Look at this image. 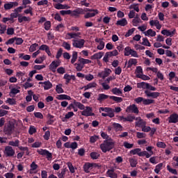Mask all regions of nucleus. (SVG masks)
Masks as SVG:
<instances>
[{
    "label": "nucleus",
    "mask_w": 178,
    "mask_h": 178,
    "mask_svg": "<svg viewBox=\"0 0 178 178\" xmlns=\"http://www.w3.org/2000/svg\"><path fill=\"white\" fill-rule=\"evenodd\" d=\"M3 153L6 157H13L15 154V149H13L12 146L8 145V146H6Z\"/></svg>",
    "instance_id": "3"
},
{
    "label": "nucleus",
    "mask_w": 178,
    "mask_h": 178,
    "mask_svg": "<svg viewBox=\"0 0 178 178\" xmlns=\"http://www.w3.org/2000/svg\"><path fill=\"white\" fill-rule=\"evenodd\" d=\"M67 166H68V168L70 169V171L71 173L73 174L75 172V169H74V167L73 164L72 163V162H68Z\"/></svg>",
    "instance_id": "58"
},
{
    "label": "nucleus",
    "mask_w": 178,
    "mask_h": 178,
    "mask_svg": "<svg viewBox=\"0 0 178 178\" xmlns=\"http://www.w3.org/2000/svg\"><path fill=\"white\" fill-rule=\"evenodd\" d=\"M57 99L58 100H68V101H70L72 99L71 97L67 95H65V94H61V95H58V97H57Z\"/></svg>",
    "instance_id": "27"
},
{
    "label": "nucleus",
    "mask_w": 178,
    "mask_h": 178,
    "mask_svg": "<svg viewBox=\"0 0 178 178\" xmlns=\"http://www.w3.org/2000/svg\"><path fill=\"white\" fill-rule=\"evenodd\" d=\"M155 102L154 99H143V105H150Z\"/></svg>",
    "instance_id": "46"
},
{
    "label": "nucleus",
    "mask_w": 178,
    "mask_h": 178,
    "mask_svg": "<svg viewBox=\"0 0 178 178\" xmlns=\"http://www.w3.org/2000/svg\"><path fill=\"white\" fill-rule=\"evenodd\" d=\"M110 99L113 100L117 104L121 103L123 101V98L117 96H110Z\"/></svg>",
    "instance_id": "37"
},
{
    "label": "nucleus",
    "mask_w": 178,
    "mask_h": 178,
    "mask_svg": "<svg viewBox=\"0 0 178 178\" xmlns=\"http://www.w3.org/2000/svg\"><path fill=\"white\" fill-rule=\"evenodd\" d=\"M98 14V10L93 11L92 13H88L85 15V19H89L95 17Z\"/></svg>",
    "instance_id": "30"
},
{
    "label": "nucleus",
    "mask_w": 178,
    "mask_h": 178,
    "mask_svg": "<svg viewBox=\"0 0 178 178\" xmlns=\"http://www.w3.org/2000/svg\"><path fill=\"white\" fill-rule=\"evenodd\" d=\"M106 175L110 178H118V174L116 172H108V171H106Z\"/></svg>",
    "instance_id": "55"
},
{
    "label": "nucleus",
    "mask_w": 178,
    "mask_h": 178,
    "mask_svg": "<svg viewBox=\"0 0 178 178\" xmlns=\"http://www.w3.org/2000/svg\"><path fill=\"white\" fill-rule=\"evenodd\" d=\"M85 10L83 8H78L72 12V15L73 17H79V15H84Z\"/></svg>",
    "instance_id": "16"
},
{
    "label": "nucleus",
    "mask_w": 178,
    "mask_h": 178,
    "mask_svg": "<svg viewBox=\"0 0 178 178\" xmlns=\"http://www.w3.org/2000/svg\"><path fill=\"white\" fill-rule=\"evenodd\" d=\"M153 147L152 146H147L146 147V151H143V156L146 157V159H149L152 155L154 154V152L152 151Z\"/></svg>",
    "instance_id": "12"
},
{
    "label": "nucleus",
    "mask_w": 178,
    "mask_h": 178,
    "mask_svg": "<svg viewBox=\"0 0 178 178\" xmlns=\"http://www.w3.org/2000/svg\"><path fill=\"white\" fill-rule=\"evenodd\" d=\"M145 36H150L152 38H154L156 35V31H153L152 29H149L144 32Z\"/></svg>",
    "instance_id": "25"
},
{
    "label": "nucleus",
    "mask_w": 178,
    "mask_h": 178,
    "mask_svg": "<svg viewBox=\"0 0 178 178\" xmlns=\"http://www.w3.org/2000/svg\"><path fill=\"white\" fill-rule=\"evenodd\" d=\"M47 118H49V120H47V124L52 125L55 122V120H54V116L50 113H48Z\"/></svg>",
    "instance_id": "39"
},
{
    "label": "nucleus",
    "mask_w": 178,
    "mask_h": 178,
    "mask_svg": "<svg viewBox=\"0 0 178 178\" xmlns=\"http://www.w3.org/2000/svg\"><path fill=\"white\" fill-rule=\"evenodd\" d=\"M136 77L143 80V81H148L150 79L149 76L145 74H136Z\"/></svg>",
    "instance_id": "50"
},
{
    "label": "nucleus",
    "mask_w": 178,
    "mask_h": 178,
    "mask_svg": "<svg viewBox=\"0 0 178 178\" xmlns=\"http://www.w3.org/2000/svg\"><path fill=\"white\" fill-rule=\"evenodd\" d=\"M81 115L85 117L95 116L92 108L90 106H86V108L81 111Z\"/></svg>",
    "instance_id": "5"
},
{
    "label": "nucleus",
    "mask_w": 178,
    "mask_h": 178,
    "mask_svg": "<svg viewBox=\"0 0 178 178\" xmlns=\"http://www.w3.org/2000/svg\"><path fill=\"white\" fill-rule=\"evenodd\" d=\"M104 55V52L103 51H99L98 53L92 55L90 58L91 60H100L102 58V57Z\"/></svg>",
    "instance_id": "19"
},
{
    "label": "nucleus",
    "mask_w": 178,
    "mask_h": 178,
    "mask_svg": "<svg viewBox=\"0 0 178 178\" xmlns=\"http://www.w3.org/2000/svg\"><path fill=\"white\" fill-rule=\"evenodd\" d=\"M166 169L170 173H171L172 175H178L177 170L176 169L171 168V166L170 165H167Z\"/></svg>",
    "instance_id": "36"
},
{
    "label": "nucleus",
    "mask_w": 178,
    "mask_h": 178,
    "mask_svg": "<svg viewBox=\"0 0 178 178\" xmlns=\"http://www.w3.org/2000/svg\"><path fill=\"white\" fill-rule=\"evenodd\" d=\"M6 103H8L11 106H13L16 104V101L14 98H8Z\"/></svg>",
    "instance_id": "62"
},
{
    "label": "nucleus",
    "mask_w": 178,
    "mask_h": 178,
    "mask_svg": "<svg viewBox=\"0 0 178 178\" xmlns=\"http://www.w3.org/2000/svg\"><path fill=\"white\" fill-rule=\"evenodd\" d=\"M124 56H132L134 58H138V54L136 51L132 49L130 47H127L124 49Z\"/></svg>",
    "instance_id": "2"
},
{
    "label": "nucleus",
    "mask_w": 178,
    "mask_h": 178,
    "mask_svg": "<svg viewBox=\"0 0 178 178\" xmlns=\"http://www.w3.org/2000/svg\"><path fill=\"white\" fill-rule=\"evenodd\" d=\"M64 79H65V85H68L70 82V81L73 80L75 81L76 80V76L75 75H70L69 74H65Z\"/></svg>",
    "instance_id": "17"
},
{
    "label": "nucleus",
    "mask_w": 178,
    "mask_h": 178,
    "mask_svg": "<svg viewBox=\"0 0 178 178\" xmlns=\"http://www.w3.org/2000/svg\"><path fill=\"white\" fill-rule=\"evenodd\" d=\"M129 164L131 165V167L136 168L138 164L137 159H135L134 158H129Z\"/></svg>",
    "instance_id": "43"
},
{
    "label": "nucleus",
    "mask_w": 178,
    "mask_h": 178,
    "mask_svg": "<svg viewBox=\"0 0 178 178\" xmlns=\"http://www.w3.org/2000/svg\"><path fill=\"white\" fill-rule=\"evenodd\" d=\"M63 47L65 48L66 50L70 51L71 49V45L67 42H64L63 44Z\"/></svg>",
    "instance_id": "64"
},
{
    "label": "nucleus",
    "mask_w": 178,
    "mask_h": 178,
    "mask_svg": "<svg viewBox=\"0 0 178 178\" xmlns=\"http://www.w3.org/2000/svg\"><path fill=\"white\" fill-rule=\"evenodd\" d=\"M99 139V136L97 135L92 136L90 138V141L91 143H95Z\"/></svg>",
    "instance_id": "63"
},
{
    "label": "nucleus",
    "mask_w": 178,
    "mask_h": 178,
    "mask_svg": "<svg viewBox=\"0 0 178 178\" xmlns=\"http://www.w3.org/2000/svg\"><path fill=\"white\" fill-rule=\"evenodd\" d=\"M78 62L81 63V64H82L84 67H85V65L90 64V63H92V61L90 60L86 59V58H81V57H79V58L78 60Z\"/></svg>",
    "instance_id": "31"
},
{
    "label": "nucleus",
    "mask_w": 178,
    "mask_h": 178,
    "mask_svg": "<svg viewBox=\"0 0 178 178\" xmlns=\"http://www.w3.org/2000/svg\"><path fill=\"white\" fill-rule=\"evenodd\" d=\"M19 6V3L17 1L14 2H7L4 4V10L5 11H9L13 8H15Z\"/></svg>",
    "instance_id": "9"
},
{
    "label": "nucleus",
    "mask_w": 178,
    "mask_h": 178,
    "mask_svg": "<svg viewBox=\"0 0 178 178\" xmlns=\"http://www.w3.org/2000/svg\"><path fill=\"white\" fill-rule=\"evenodd\" d=\"M142 40L143 41V42H142V45L149 47H151V44H150L149 41L148 40L147 38H143L142 39Z\"/></svg>",
    "instance_id": "49"
},
{
    "label": "nucleus",
    "mask_w": 178,
    "mask_h": 178,
    "mask_svg": "<svg viewBox=\"0 0 178 178\" xmlns=\"http://www.w3.org/2000/svg\"><path fill=\"white\" fill-rule=\"evenodd\" d=\"M136 29L135 28H132L129 30H128V32L127 33H125V38H129L130 36H131L135 32Z\"/></svg>",
    "instance_id": "54"
},
{
    "label": "nucleus",
    "mask_w": 178,
    "mask_h": 178,
    "mask_svg": "<svg viewBox=\"0 0 178 178\" xmlns=\"http://www.w3.org/2000/svg\"><path fill=\"white\" fill-rule=\"evenodd\" d=\"M97 164L96 163H87L83 165L84 171L86 173L90 172V170L92 169L93 167H97Z\"/></svg>",
    "instance_id": "14"
},
{
    "label": "nucleus",
    "mask_w": 178,
    "mask_h": 178,
    "mask_svg": "<svg viewBox=\"0 0 178 178\" xmlns=\"http://www.w3.org/2000/svg\"><path fill=\"white\" fill-rule=\"evenodd\" d=\"M8 145L12 147H19V140L18 139H16L15 141L10 140V141H9Z\"/></svg>",
    "instance_id": "42"
},
{
    "label": "nucleus",
    "mask_w": 178,
    "mask_h": 178,
    "mask_svg": "<svg viewBox=\"0 0 178 178\" xmlns=\"http://www.w3.org/2000/svg\"><path fill=\"white\" fill-rule=\"evenodd\" d=\"M64 29H65L64 25L63 24H60L56 27V31L58 32L62 33L64 31Z\"/></svg>",
    "instance_id": "53"
},
{
    "label": "nucleus",
    "mask_w": 178,
    "mask_h": 178,
    "mask_svg": "<svg viewBox=\"0 0 178 178\" xmlns=\"http://www.w3.org/2000/svg\"><path fill=\"white\" fill-rule=\"evenodd\" d=\"M38 47V43H34V44H32L30 47V49H29V51L30 52H34L36 50V48Z\"/></svg>",
    "instance_id": "57"
},
{
    "label": "nucleus",
    "mask_w": 178,
    "mask_h": 178,
    "mask_svg": "<svg viewBox=\"0 0 178 178\" xmlns=\"http://www.w3.org/2000/svg\"><path fill=\"white\" fill-rule=\"evenodd\" d=\"M110 97H111L110 95H106V94H104V93H100V94H99L97 100L99 102H104V100H106L108 98L110 99Z\"/></svg>",
    "instance_id": "24"
},
{
    "label": "nucleus",
    "mask_w": 178,
    "mask_h": 178,
    "mask_svg": "<svg viewBox=\"0 0 178 178\" xmlns=\"http://www.w3.org/2000/svg\"><path fill=\"white\" fill-rule=\"evenodd\" d=\"M24 54H19V58H22L24 60H30V58H31L30 55H28V54L24 55Z\"/></svg>",
    "instance_id": "51"
},
{
    "label": "nucleus",
    "mask_w": 178,
    "mask_h": 178,
    "mask_svg": "<svg viewBox=\"0 0 178 178\" xmlns=\"http://www.w3.org/2000/svg\"><path fill=\"white\" fill-rule=\"evenodd\" d=\"M19 17H20V13H17L16 12L12 13L10 15V18L11 19V24L15 23V19L19 18Z\"/></svg>",
    "instance_id": "29"
},
{
    "label": "nucleus",
    "mask_w": 178,
    "mask_h": 178,
    "mask_svg": "<svg viewBox=\"0 0 178 178\" xmlns=\"http://www.w3.org/2000/svg\"><path fill=\"white\" fill-rule=\"evenodd\" d=\"M81 35V33H67V35L69 36V37H70V38H69V40H70V39H75L76 37H79V36H80Z\"/></svg>",
    "instance_id": "45"
},
{
    "label": "nucleus",
    "mask_w": 178,
    "mask_h": 178,
    "mask_svg": "<svg viewBox=\"0 0 178 178\" xmlns=\"http://www.w3.org/2000/svg\"><path fill=\"white\" fill-rule=\"evenodd\" d=\"M15 130L14 124L8 123L4 128V133L7 136H11Z\"/></svg>",
    "instance_id": "7"
},
{
    "label": "nucleus",
    "mask_w": 178,
    "mask_h": 178,
    "mask_svg": "<svg viewBox=\"0 0 178 178\" xmlns=\"http://www.w3.org/2000/svg\"><path fill=\"white\" fill-rule=\"evenodd\" d=\"M130 153L134 155H138L140 157H144V152L143 151L141 152V148H135L131 149Z\"/></svg>",
    "instance_id": "18"
},
{
    "label": "nucleus",
    "mask_w": 178,
    "mask_h": 178,
    "mask_svg": "<svg viewBox=\"0 0 178 178\" xmlns=\"http://www.w3.org/2000/svg\"><path fill=\"white\" fill-rule=\"evenodd\" d=\"M72 13V11L71 10H60V13L61 15L63 16H65V15H71Z\"/></svg>",
    "instance_id": "60"
},
{
    "label": "nucleus",
    "mask_w": 178,
    "mask_h": 178,
    "mask_svg": "<svg viewBox=\"0 0 178 178\" xmlns=\"http://www.w3.org/2000/svg\"><path fill=\"white\" fill-rule=\"evenodd\" d=\"M30 21H31V18L29 17L22 16L21 14H20L19 17H18V22L19 24H22L24 22H30Z\"/></svg>",
    "instance_id": "22"
},
{
    "label": "nucleus",
    "mask_w": 178,
    "mask_h": 178,
    "mask_svg": "<svg viewBox=\"0 0 178 178\" xmlns=\"http://www.w3.org/2000/svg\"><path fill=\"white\" fill-rule=\"evenodd\" d=\"M20 90L19 89H17L15 88H13L11 89L10 92V96L11 97H13V95H16L17 94L19 93Z\"/></svg>",
    "instance_id": "48"
},
{
    "label": "nucleus",
    "mask_w": 178,
    "mask_h": 178,
    "mask_svg": "<svg viewBox=\"0 0 178 178\" xmlns=\"http://www.w3.org/2000/svg\"><path fill=\"white\" fill-rule=\"evenodd\" d=\"M44 26L45 31H49L51 27V22L50 21L45 22Z\"/></svg>",
    "instance_id": "56"
},
{
    "label": "nucleus",
    "mask_w": 178,
    "mask_h": 178,
    "mask_svg": "<svg viewBox=\"0 0 178 178\" xmlns=\"http://www.w3.org/2000/svg\"><path fill=\"white\" fill-rule=\"evenodd\" d=\"M115 142L110 138L108 140H104V142L100 144V149L103 153H106L114 149Z\"/></svg>",
    "instance_id": "1"
},
{
    "label": "nucleus",
    "mask_w": 178,
    "mask_h": 178,
    "mask_svg": "<svg viewBox=\"0 0 178 178\" xmlns=\"http://www.w3.org/2000/svg\"><path fill=\"white\" fill-rule=\"evenodd\" d=\"M37 152L42 156H46L48 161H51L52 159V153L46 149H38Z\"/></svg>",
    "instance_id": "4"
},
{
    "label": "nucleus",
    "mask_w": 178,
    "mask_h": 178,
    "mask_svg": "<svg viewBox=\"0 0 178 178\" xmlns=\"http://www.w3.org/2000/svg\"><path fill=\"white\" fill-rule=\"evenodd\" d=\"M111 92H113V95H120L122 94V91L118 88H114L112 89Z\"/></svg>",
    "instance_id": "41"
},
{
    "label": "nucleus",
    "mask_w": 178,
    "mask_h": 178,
    "mask_svg": "<svg viewBox=\"0 0 178 178\" xmlns=\"http://www.w3.org/2000/svg\"><path fill=\"white\" fill-rule=\"evenodd\" d=\"M56 91L58 94H61L64 92V90L63 89V85L61 83L56 86Z\"/></svg>",
    "instance_id": "47"
},
{
    "label": "nucleus",
    "mask_w": 178,
    "mask_h": 178,
    "mask_svg": "<svg viewBox=\"0 0 178 178\" xmlns=\"http://www.w3.org/2000/svg\"><path fill=\"white\" fill-rule=\"evenodd\" d=\"M74 104L77 106L80 110L84 111V109L86 108L84 104H81L79 102H76L75 99L74 101Z\"/></svg>",
    "instance_id": "38"
},
{
    "label": "nucleus",
    "mask_w": 178,
    "mask_h": 178,
    "mask_svg": "<svg viewBox=\"0 0 178 178\" xmlns=\"http://www.w3.org/2000/svg\"><path fill=\"white\" fill-rule=\"evenodd\" d=\"M145 94L147 97H152L153 99H157L161 95V93L159 92H150L148 90H145Z\"/></svg>",
    "instance_id": "11"
},
{
    "label": "nucleus",
    "mask_w": 178,
    "mask_h": 178,
    "mask_svg": "<svg viewBox=\"0 0 178 178\" xmlns=\"http://www.w3.org/2000/svg\"><path fill=\"white\" fill-rule=\"evenodd\" d=\"M61 62L60 60H54L49 65V70L51 71L53 73H56L57 68L60 66Z\"/></svg>",
    "instance_id": "8"
},
{
    "label": "nucleus",
    "mask_w": 178,
    "mask_h": 178,
    "mask_svg": "<svg viewBox=\"0 0 178 178\" xmlns=\"http://www.w3.org/2000/svg\"><path fill=\"white\" fill-rule=\"evenodd\" d=\"M90 156L92 159L97 160L100 157V153L98 152H92Z\"/></svg>",
    "instance_id": "34"
},
{
    "label": "nucleus",
    "mask_w": 178,
    "mask_h": 178,
    "mask_svg": "<svg viewBox=\"0 0 178 178\" xmlns=\"http://www.w3.org/2000/svg\"><path fill=\"white\" fill-rule=\"evenodd\" d=\"M147 136V134L143 132H136V138H139V139H142V138H145Z\"/></svg>",
    "instance_id": "52"
},
{
    "label": "nucleus",
    "mask_w": 178,
    "mask_h": 178,
    "mask_svg": "<svg viewBox=\"0 0 178 178\" xmlns=\"http://www.w3.org/2000/svg\"><path fill=\"white\" fill-rule=\"evenodd\" d=\"M15 44L17 45H22V43L24 42V40L22 38H17V37H15Z\"/></svg>",
    "instance_id": "61"
},
{
    "label": "nucleus",
    "mask_w": 178,
    "mask_h": 178,
    "mask_svg": "<svg viewBox=\"0 0 178 178\" xmlns=\"http://www.w3.org/2000/svg\"><path fill=\"white\" fill-rule=\"evenodd\" d=\"M156 145L157 147H159V148L165 149L166 147V144L162 141L157 142V143Z\"/></svg>",
    "instance_id": "59"
},
{
    "label": "nucleus",
    "mask_w": 178,
    "mask_h": 178,
    "mask_svg": "<svg viewBox=\"0 0 178 178\" xmlns=\"http://www.w3.org/2000/svg\"><path fill=\"white\" fill-rule=\"evenodd\" d=\"M42 87L44 88V90H49L53 87V84L49 81H46L44 83V85H42Z\"/></svg>",
    "instance_id": "26"
},
{
    "label": "nucleus",
    "mask_w": 178,
    "mask_h": 178,
    "mask_svg": "<svg viewBox=\"0 0 178 178\" xmlns=\"http://www.w3.org/2000/svg\"><path fill=\"white\" fill-rule=\"evenodd\" d=\"M101 111H103L107 113H114L113 109L110 107H100L99 112L101 113Z\"/></svg>",
    "instance_id": "32"
},
{
    "label": "nucleus",
    "mask_w": 178,
    "mask_h": 178,
    "mask_svg": "<svg viewBox=\"0 0 178 178\" xmlns=\"http://www.w3.org/2000/svg\"><path fill=\"white\" fill-rule=\"evenodd\" d=\"M165 54L168 58H172V59L176 58V55L170 50H165Z\"/></svg>",
    "instance_id": "40"
},
{
    "label": "nucleus",
    "mask_w": 178,
    "mask_h": 178,
    "mask_svg": "<svg viewBox=\"0 0 178 178\" xmlns=\"http://www.w3.org/2000/svg\"><path fill=\"white\" fill-rule=\"evenodd\" d=\"M138 63V60L136 58H130L129 60H128V66H127V68H131L133 65H136Z\"/></svg>",
    "instance_id": "28"
},
{
    "label": "nucleus",
    "mask_w": 178,
    "mask_h": 178,
    "mask_svg": "<svg viewBox=\"0 0 178 178\" xmlns=\"http://www.w3.org/2000/svg\"><path fill=\"white\" fill-rule=\"evenodd\" d=\"M113 128L115 129V130L117 132L122 131L123 127L120 124L116 123V122H113Z\"/></svg>",
    "instance_id": "35"
},
{
    "label": "nucleus",
    "mask_w": 178,
    "mask_h": 178,
    "mask_svg": "<svg viewBox=\"0 0 178 178\" xmlns=\"http://www.w3.org/2000/svg\"><path fill=\"white\" fill-rule=\"evenodd\" d=\"M134 119H135V116L131 115H128L127 117L120 116V120L124 122H133L134 121Z\"/></svg>",
    "instance_id": "15"
},
{
    "label": "nucleus",
    "mask_w": 178,
    "mask_h": 178,
    "mask_svg": "<svg viewBox=\"0 0 178 178\" xmlns=\"http://www.w3.org/2000/svg\"><path fill=\"white\" fill-rule=\"evenodd\" d=\"M163 165V163H160L157 164L156 165V168H154V172H156V174H159L160 171L162 170Z\"/></svg>",
    "instance_id": "44"
},
{
    "label": "nucleus",
    "mask_w": 178,
    "mask_h": 178,
    "mask_svg": "<svg viewBox=\"0 0 178 178\" xmlns=\"http://www.w3.org/2000/svg\"><path fill=\"white\" fill-rule=\"evenodd\" d=\"M147 125V122L141 119L135 122V127L142 128Z\"/></svg>",
    "instance_id": "21"
},
{
    "label": "nucleus",
    "mask_w": 178,
    "mask_h": 178,
    "mask_svg": "<svg viewBox=\"0 0 178 178\" xmlns=\"http://www.w3.org/2000/svg\"><path fill=\"white\" fill-rule=\"evenodd\" d=\"M128 24L127 20L125 18H122L115 23V25L124 27Z\"/></svg>",
    "instance_id": "23"
},
{
    "label": "nucleus",
    "mask_w": 178,
    "mask_h": 178,
    "mask_svg": "<svg viewBox=\"0 0 178 178\" xmlns=\"http://www.w3.org/2000/svg\"><path fill=\"white\" fill-rule=\"evenodd\" d=\"M75 68L77 72H82L83 69L84 68V66L83 65L82 63H81V62L76 63L74 64Z\"/></svg>",
    "instance_id": "33"
},
{
    "label": "nucleus",
    "mask_w": 178,
    "mask_h": 178,
    "mask_svg": "<svg viewBox=\"0 0 178 178\" xmlns=\"http://www.w3.org/2000/svg\"><path fill=\"white\" fill-rule=\"evenodd\" d=\"M161 34L167 37L173 36L175 34V30L170 31L167 29H163L161 31Z\"/></svg>",
    "instance_id": "20"
},
{
    "label": "nucleus",
    "mask_w": 178,
    "mask_h": 178,
    "mask_svg": "<svg viewBox=\"0 0 178 178\" xmlns=\"http://www.w3.org/2000/svg\"><path fill=\"white\" fill-rule=\"evenodd\" d=\"M85 42L86 41L84 39H81L79 40H73V47L77 49H82L84 47Z\"/></svg>",
    "instance_id": "10"
},
{
    "label": "nucleus",
    "mask_w": 178,
    "mask_h": 178,
    "mask_svg": "<svg viewBox=\"0 0 178 178\" xmlns=\"http://www.w3.org/2000/svg\"><path fill=\"white\" fill-rule=\"evenodd\" d=\"M125 112L128 113H134V114H138L139 113V110L137 106L134 104L128 106L127 107V110H125Z\"/></svg>",
    "instance_id": "6"
},
{
    "label": "nucleus",
    "mask_w": 178,
    "mask_h": 178,
    "mask_svg": "<svg viewBox=\"0 0 178 178\" xmlns=\"http://www.w3.org/2000/svg\"><path fill=\"white\" fill-rule=\"evenodd\" d=\"M168 123L177 124L178 123V114L173 113L168 117Z\"/></svg>",
    "instance_id": "13"
}]
</instances>
